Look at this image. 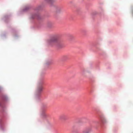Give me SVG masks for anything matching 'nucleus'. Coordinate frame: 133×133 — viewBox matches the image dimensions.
Returning <instances> with one entry per match:
<instances>
[{
    "mask_svg": "<svg viewBox=\"0 0 133 133\" xmlns=\"http://www.w3.org/2000/svg\"><path fill=\"white\" fill-rule=\"evenodd\" d=\"M43 82H39L38 85L36 93L38 95H40L43 89Z\"/></svg>",
    "mask_w": 133,
    "mask_h": 133,
    "instance_id": "nucleus-1",
    "label": "nucleus"
},
{
    "mask_svg": "<svg viewBox=\"0 0 133 133\" xmlns=\"http://www.w3.org/2000/svg\"><path fill=\"white\" fill-rule=\"evenodd\" d=\"M57 38L56 37L52 38L48 41V43L50 44L56 42Z\"/></svg>",
    "mask_w": 133,
    "mask_h": 133,
    "instance_id": "nucleus-2",
    "label": "nucleus"
},
{
    "mask_svg": "<svg viewBox=\"0 0 133 133\" xmlns=\"http://www.w3.org/2000/svg\"><path fill=\"white\" fill-rule=\"evenodd\" d=\"M56 46L58 48H60L62 47L63 46L62 43L60 42L57 41L56 43Z\"/></svg>",
    "mask_w": 133,
    "mask_h": 133,
    "instance_id": "nucleus-3",
    "label": "nucleus"
},
{
    "mask_svg": "<svg viewBox=\"0 0 133 133\" xmlns=\"http://www.w3.org/2000/svg\"><path fill=\"white\" fill-rule=\"evenodd\" d=\"M68 58V56L66 55H64L62 56L61 57V59L62 61H66Z\"/></svg>",
    "mask_w": 133,
    "mask_h": 133,
    "instance_id": "nucleus-4",
    "label": "nucleus"
},
{
    "mask_svg": "<svg viewBox=\"0 0 133 133\" xmlns=\"http://www.w3.org/2000/svg\"><path fill=\"white\" fill-rule=\"evenodd\" d=\"M46 2H49L50 3H51L52 2L54 1V0H45Z\"/></svg>",
    "mask_w": 133,
    "mask_h": 133,
    "instance_id": "nucleus-5",
    "label": "nucleus"
},
{
    "mask_svg": "<svg viewBox=\"0 0 133 133\" xmlns=\"http://www.w3.org/2000/svg\"><path fill=\"white\" fill-rule=\"evenodd\" d=\"M37 16V15H35L34 16L32 15L31 17V18H34L36 17Z\"/></svg>",
    "mask_w": 133,
    "mask_h": 133,
    "instance_id": "nucleus-6",
    "label": "nucleus"
},
{
    "mask_svg": "<svg viewBox=\"0 0 133 133\" xmlns=\"http://www.w3.org/2000/svg\"><path fill=\"white\" fill-rule=\"evenodd\" d=\"M44 115H46V114H45V113L44 114Z\"/></svg>",
    "mask_w": 133,
    "mask_h": 133,
    "instance_id": "nucleus-7",
    "label": "nucleus"
}]
</instances>
